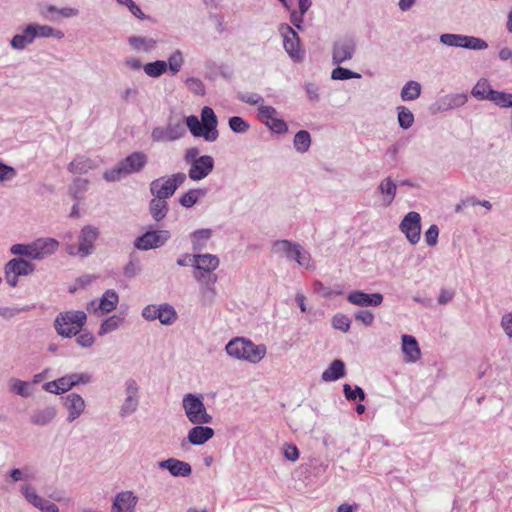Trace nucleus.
I'll return each instance as SVG.
<instances>
[{"mask_svg": "<svg viewBox=\"0 0 512 512\" xmlns=\"http://www.w3.org/2000/svg\"><path fill=\"white\" fill-rule=\"evenodd\" d=\"M185 134L182 124H168L166 127H155L151 132V139L154 142H170L181 138Z\"/></svg>", "mask_w": 512, "mask_h": 512, "instance_id": "obj_21", "label": "nucleus"}, {"mask_svg": "<svg viewBox=\"0 0 512 512\" xmlns=\"http://www.w3.org/2000/svg\"><path fill=\"white\" fill-rule=\"evenodd\" d=\"M402 352L405 355L407 363H415L421 357V351L418 342L414 336L402 335Z\"/></svg>", "mask_w": 512, "mask_h": 512, "instance_id": "obj_30", "label": "nucleus"}, {"mask_svg": "<svg viewBox=\"0 0 512 512\" xmlns=\"http://www.w3.org/2000/svg\"><path fill=\"white\" fill-rule=\"evenodd\" d=\"M212 236V230L209 228L198 229L191 233V243L194 252L200 253L205 247L207 241Z\"/></svg>", "mask_w": 512, "mask_h": 512, "instance_id": "obj_37", "label": "nucleus"}, {"mask_svg": "<svg viewBox=\"0 0 512 512\" xmlns=\"http://www.w3.org/2000/svg\"><path fill=\"white\" fill-rule=\"evenodd\" d=\"M119 302V296L113 289L106 290L101 296L97 307L94 308V314L110 313L116 309Z\"/></svg>", "mask_w": 512, "mask_h": 512, "instance_id": "obj_32", "label": "nucleus"}, {"mask_svg": "<svg viewBox=\"0 0 512 512\" xmlns=\"http://www.w3.org/2000/svg\"><path fill=\"white\" fill-rule=\"evenodd\" d=\"M34 26V33L35 38L41 37V38H49L53 37L56 39H62L64 37V33L61 30L55 29L48 25H37L33 24Z\"/></svg>", "mask_w": 512, "mask_h": 512, "instance_id": "obj_48", "label": "nucleus"}, {"mask_svg": "<svg viewBox=\"0 0 512 512\" xmlns=\"http://www.w3.org/2000/svg\"><path fill=\"white\" fill-rule=\"evenodd\" d=\"M377 192L381 195L382 206L389 207L397 194V185L395 181L388 176L379 183Z\"/></svg>", "mask_w": 512, "mask_h": 512, "instance_id": "obj_31", "label": "nucleus"}, {"mask_svg": "<svg viewBox=\"0 0 512 512\" xmlns=\"http://www.w3.org/2000/svg\"><path fill=\"white\" fill-rule=\"evenodd\" d=\"M186 125L194 137H203L205 139V135L209 134L204 130L202 122L195 115H190L186 118Z\"/></svg>", "mask_w": 512, "mask_h": 512, "instance_id": "obj_51", "label": "nucleus"}, {"mask_svg": "<svg viewBox=\"0 0 512 512\" xmlns=\"http://www.w3.org/2000/svg\"><path fill=\"white\" fill-rule=\"evenodd\" d=\"M57 415V410L54 406H46L44 408L36 409L30 416V422L33 425L45 426L51 423Z\"/></svg>", "mask_w": 512, "mask_h": 512, "instance_id": "obj_34", "label": "nucleus"}, {"mask_svg": "<svg viewBox=\"0 0 512 512\" xmlns=\"http://www.w3.org/2000/svg\"><path fill=\"white\" fill-rule=\"evenodd\" d=\"M141 315L147 321L159 320L161 324L167 326L172 325L178 318L175 308L168 303L147 305Z\"/></svg>", "mask_w": 512, "mask_h": 512, "instance_id": "obj_11", "label": "nucleus"}, {"mask_svg": "<svg viewBox=\"0 0 512 512\" xmlns=\"http://www.w3.org/2000/svg\"><path fill=\"white\" fill-rule=\"evenodd\" d=\"M294 149L299 153H305L311 146V135L306 130L298 131L293 139Z\"/></svg>", "mask_w": 512, "mask_h": 512, "instance_id": "obj_45", "label": "nucleus"}, {"mask_svg": "<svg viewBox=\"0 0 512 512\" xmlns=\"http://www.w3.org/2000/svg\"><path fill=\"white\" fill-rule=\"evenodd\" d=\"M467 95L464 93L448 94L441 97L435 104V110L444 112L451 109L462 107L467 102Z\"/></svg>", "mask_w": 512, "mask_h": 512, "instance_id": "obj_28", "label": "nucleus"}, {"mask_svg": "<svg viewBox=\"0 0 512 512\" xmlns=\"http://www.w3.org/2000/svg\"><path fill=\"white\" fill-rule=\"evenodd\" d=\"M490 101L501 108H511L512 94L494 90L490 92Z\"/></svg>", "mask_w": 512, "mask_h": 512, "instance_id": "obj_50", "label": "nucleus"}, {"mask_svg": "<svg viewBox=\"0 0 512 512\" xmlns=\"http://www.w3.org/2000/svg\"><path fill=\"white\" fill-rule=\"evenodd\" d=\"M193 277L200 285V294L202 302L212 304L217 296L215 284L218 280L214 272L194 271Z\"/></svg>", "mask_w": 512, "mask_h": 512, "instance_id": "obj_14", "label": "nucleus"}, {"mask_svg": "<svg viewBox=\"0 0 512 512\" xmlns=\"http://www.w3.org/2000/svg\"><path fill=\"white\" fill-rule=\"evenodd\" d=\"M272 252L290 261H296L299 266L309 268L311 255L300 244L290 240H276L272 244Z\"/></svg>", "mask_w": 512, "mask_h": 512, "instance_id": "obj_6", "label": "nucleus"}, {"mask_svg": "<svg viewBox=\"0 0 512 512\" xmlns=\"http://www.w3.org/2000/svg\"><path fill=\"white\" fill-rule=\"evenodd\" d=\"M279 32L283 37V47L294 63H301L304 60L305 52L301 47L298 33L288 24H280Z\"/></svg>", "mask_w": 512, "mask_h": 512, "instance_id": "obj_9", "label": "nucleus"}, {"mask_svg": "<svg viewBox=\"0 0 512 512\" xmlns=\"http://www.w3.org/2000/svg\"><path fill=\"white\" fill-rule=\"evenodd\" d=\"M160 469L168 470L173 477H189L192 474V467L188 462L168 458L158 462Z\"/></svg>", "mask_w": 512, "mask_h": 512, "instance_id": "obj_24", "label": "nucleus"}, {"mask_svg": "<svg viewBox=\"0 0 512 512\" xmlns=\"http://www.w3.org/2000/svg\"><path fill=\"white\" fill-rule=\"evenodd\" d=\"M182 407L187 419L194 425L210 424L213 420V417L207 412L201 394H185L182 399Z\"/></svg>", "mask_w": 512, "mask_h": 512, "instance_id": "obj_5", "label": "nucleus"}, {"mask_svg": "<svg viewBox=\"0 0 512 512\" xmlns=\"http://www.w3.org/2000/svg\"><path fill=\"white\" fill-rule=\"evenodd\" d=\"M201 122L204 126V130L209 134L205 135V140L208 142H214L219 136L217 130L218 120L212 108L205 106L201 110Z\"/></svg>", "mask_w": 512, "mask_h": 512, "instance_id": "obj_25", "label": "nucleus"}, {"mask_svg": "<svg viewBox=\"0 0 512 512\" xmlns=\"http://www.w3.org/2000/svg\"><path fill=\"white\" fill-rule=\"evenodd\" d=\"M187 175L177 172L170 177H160L150 183L149 190L154 198L166 200L174 195L175 191L186 181Z\"/></svg>", "mask_w": 512, "mask_h": 512, "instance_id": "obj_8", "label": "nucleus"}, {"mask_svg": "<svg viewBox=\"0 0 512 512\" xmlns=\"http://www.w3.org/2000/svg\"><path fill=\"white\" fill-rule=\"evenodd\" d=\"M305 92L309 101L318 102L320 100L319 87L315 83L307 82L304 85Z\"/></svg>", "mask_w": 512, "mask_h": 512, "instance_id": "obj_64", "label": "nucleus"}, {"mask_svg": "<svg viewBox=\"0 0 512 512\" xmlns=\"http://www.w3.org/2000/svg\"><path fill=\"white\" fill-rule=\"evenodd\" d=\"M17 175L14 167L0 161V183L11 181Z\"/></svg>", "mask_w": 512, "mask_h": 512, "instance_id": "obj_62", "label": "nucleus"}, {"mask_svg": "<svg viewBox=\"0 0 512 512\" xmlns=\"http://www.w3.org/2000/svg\"><path fill=\"white\" fill-rule=\"evenodd\" d=\"M123 322V318L118 315H112L105 320L102 321L98 335L104 336L108 333H111L119 328L121 323Z\"/></svg>", "mask_w": 512, "mask_h": 512, "instance_id": "obj_46", "label": "nucleus"}, {"mask_svg": "<svg viewBox=\"0 0 512 512\" xmlns=\"http://www.w3.org/2000/svg\"><path fill=\"white\" fill-rule=\"evenodd\" d=\"M188 259L193 261L194 271L214 272L220 264V260L213 254H192Z\"/></svg>", "mask_w": 512, "mask_h": 512, "instance_id": "obj_26", "label": "nucleus"}, {"mask_svg": "<svg viewBox=\"0 0 512 512\" xmlns=\"http://www.w3.org/2000/svg\"><path fill=\"white\" fill-rule=\"evenodd\" d=\"M20 492L24 499L33 507L39 509L41 512H59V508L56 504L42 498L36 491V489L30 485H22Z\"/></svg>", "mask_w": 512, "mask_h": 512, "instance_id": "obj_19", "label": "nucleus"}, {"mask_svg": "<svg viewBox=\"0 0 512 512\" xmlns=\"http://www.w3.org/2000/svg\"><path fill=\"white\" fill-rule=\"evenodd\" d=\"M185 85L195 95L203 96L205 94V85L199 78L189 77L185 80Z\"/></svg>", "mask_w": 512, "mask_h": 512, "instance_id": "obj_58", "label": "nucleus"}, {"mask_svg": "<svg viewBox=\"0 0 512 512\" xmlns=\"http://www.w3.org/2000/svg\"><path fill=\"white\" fill-rule=\"evenodd\" d=\"M148 157L143 152H133L124 159H122L117 165L106 170L103 173V178L107 182H117L122 178L139 173L147 164Z\"/></svg>", "mask_w": 512, "mask_h": 512, "instance_id": "obj_2", "label": "nucleus"}, {"mask_svg": "<svg viewBox=\"0 0 512 512\" xmlns=\"http://www.w3.org/2000/svg\"><path fill=\"white\" fill-rule=\"evenodd\" d=\"M343 392L346 399L349 401H354L357 398L359 399V401H364L366 397L364 390L359 386H355V388H352L349 384H344Z\"/></svg>", "mask_w": 512, "mask_h": 512, "instance_id": "obj_57", "label": "nucleus"}, {"mask_svg": "<svg viewBox=\"0 0 512 512\" xmlns=\"http://www.w3.org/2000/svg\"><path fill=\"white\" fill-rule=\"evenodd\" d=\"M143 70L149 77L158 78L167 71L166 61L156 60L143 66Z\"/></svg>", "mask_w": 512, "mask_h": 512, "instance_id": "obj_47", "label": "nucleus"}, {"mask_svg": "<svg viewBox=\"0 0 512 512\" xmlns=\"http://www.w3.org/2000/svg\"><path fill=\"white\" fill-rule=\"evenodd\" d=\"M206 194L207 190L203 188L190 189L179 199V203L185 208H191L200 198L205 197Z\"/></svg>", "mask_w": 512, "mask_h": 512, "instance_id": "obj_42", "label": "nucleus"}, {"mask_svg": "<svg viewBox=\"0 0 512 512\" xmlns=\"http://www.w3.org/2000/svg\"><path fill=\"white\" fill-rule=\"evenodd\" d=\"M95 167L92 159L86 156H78L68 165V170L75 174H84Z\"/></svg>", "mask_w": 512, "mask_h": 512, "instance_id": "obj_40", "label": "nucleus"}, {"mask_svg": "<svg viewBox=\"0 0 512 512\" xmlns=\"http://www.w3.org/2000/svg\"><path fill=\"white\" fill-rule=\"evenodd\" d=\"M35 265L18 257L9 260L4 267L5 280L11 287H16L19 276H27L34 272Z\"/></svg>", "mask_w": 512, "mask_h": 512, "instance_id": "obj_12", "label": "nucleus"}, {"mask_svg": "<svg viewBox=\"0 0 512 512\" xmlns=\"http://www.w3.org/2000/svg\"><path fill=\"white\" fill-rule=\"evenodd\" d=\"M125 399L120 407L119 415L125 418L134 414L139 407V385L135 379L129 378L125 381Z\"/></svg>", "mask_w": 512, "mask_h": 512, "instance_id": "obj_16", "label": "nucleus"}, {"mask_svg": "<svg viewBox=\"0 0 512 512\" xmlns=\"http://www.w3.org/2000/svg\"><path fill=\"white\" fill-rule=\"evenodd\" d=\"M225 350L229 356L253 364L259 363L267 352L264 344H255L250 339L244 337H236L230 340Z\"/></svg>", "mask_w": 512, "mask_h": 512, "instance_id": "obj_1", "label": "nucleus"}, {"mask_svg": "<svg viewBox=\"0 0 512 512\" xmlns=\"http://www.w3.org/2000/svg\"><path fill=\"white\" fill-rule=\"evenodd\" d=\"M397 111H398L397 119H398L399 126L404 130L411 128L412 125L414 124L413 113L405 106L397 107Z\"/></svg>", "mask_w": 512, "mask_h": 512, "instance_id": "obj_53", "label": "nucleus"}, {"mask_svg": "<svg viewBox=\"0 0 512 512\" xmlns=\"http://www.w3.org/2000/svg\"><path fill=\"white\" fill-rule=\"evenodd\" d=\"M64 407L68 411L67 421L69 423L78 419L84 412L86 404L81 395L77 393H70L62 398Z\"/></svg>", "mask_w": 512, "mask_h": 512, "instance_id": "obj_23", "label": "nucleus"}, {"mask_svg": "<svg viewBox=\"0 0 512 512\" xmlns=\"http://www.w3.org/2000/svg\"><path fill=\"white\" fill-rule=\"evenodd\" d=\"M356 51V42L353 38L345 37L334 42L332 47V63L340 65L351 60Z\"/></svg>", "mask_w": 512, "mask_h": 512, "instance_id": "obj_18", "label": "nucleus"}, {"mask_svg": "<svg viewBox=\"0 0 512 512\" xmlns=\"http://www.w3.org/2000/svg\"><path fill=\"white\" fill-rule=\"evenodd\" d=\"M351 320L344 314L338 313L332 318L333 328L342 332H348L350 329Z\"/></svg>", "mask_w": 512, "mask_h": 512, "instance_id": "obj_59", "label": "nucleus"}, {"mask_svg": "<svg viewBox=\"0 0 512 512\" xmlns=\"http://www.w3.org/2000/svg\"><path fill=\"white\" fill-rule=\"evenodd\" d=\"M345 375V364L342 360L332 361L329 367L322 373V380L325 382L336 381Z\"/></svg>", "mask_w": 512, "mask_h": 512, "instance_id": "obj_36", "label": "nucleus"}, {"mask_svg": "<svg viewBox=\"0 0 512 512\" xmlns=\"http://www.w3.org/2000/svg\"><path fill=\"white\" fill-rule=\"evenodd\" d=\"M421 85L417 81L410 80L403 86L400 96L403 101H413L419 98Z\"/></svg>", "mask_w": 512, "mask_h": 512, "instance_id": "obj_44", "label": "nucleus"}, {"mask_svg": "<svg viewBox=\"0 0 512 512\" xmlns=\"http://www.w3.org/2000/svg\"><path fill=\"white\" fill-rule=\"evenodd\" d=\"M138 498L131 491L120 492L116 495L112 512H135Z\"/></svg>", "mask_w": 512, "mask_h": 512, "instance_id": "obj_27", "label": "nucleus"}, {"mask_svg": "<svg viewBox=\"0 0 512 512\" xmlns=\"http://www.w3.org/2000/svg\"><path fill=\"white\" fill-rule=\"evenodd\" d=\"M237 98L239 101L248 105L257 106V108L264 105V98L255 92H240L238 93Z\"/></svg>", "mask_w": 512, "mask_h": 512, "instance_id": "obj_54", "label": "nucleus"}, {"mask_svg": "<svg viewBox=\"0 0 512 512\" xmlns=\"http://www.w3.org/2000/svg\"><path fill=\"white\" fill-rule=\"evenodd\" d=\"M331 78L333 80H348L352 78H361V74L350 69L340 67L339 65L332 70Z\"/></svg>", "mask_w": 512, "mask_h": 512, "instance_id": "obj_55", "label": "nucleus"}, {"mask_svg": "<svg viewBox=\"0 0 512 512\" xmlns=\"http://www.w3.org/2000/svg\"><path fill=\"white\" fill-rule=\"evenodd\" d=\"M59 247L53 238H40L30 244H14L10 252L14 255L25 256L31 260H42L54 254Z\"/></svg>", "mask_w": 512, "mask_h": 512, "instance_id": "obj_3", "label": "nucleus"}, {"mask_svg": "<svg viewBox=\"0 0 512 512\" xmlns=\"http://www.w3.org/2000/svg\"><path fill=\"white\" fill-rule=\"evenodd\" d=\"M185 63L183 53L180 49H175L168 57L166 61L167 70L171 75H176L180 72Z\"/></svg>", "mask_w": 512, "mask_h": 512, "instance_id": "obj_43", "label": "nucleus"}, {"mask_svg": "<svg viewBox=\"0 0 512 512\" xmlns=\"http://www.w3.org/2000/svg\"><path fill=\"white\" fill-rule=\"evenodd\" d=\"M100 235L99 228L92 225H85L79 233V244L74 243L66 246V251L71 256L85 258L90 256L95 250V242Z\"/></svg>", "mask_w": 512, "mask_h": 512, "instance_id": "obj_7", "label": "nucleus"}, {"mask_svg": "<svg viewBox=\"0 0 512 512\" xmlns=\"http://www.w3.org/2000/svg\"><path fill=\"white\" fill-rule=\"evenodd\" d=\"M171 237L168 230H150L137 237L134 241L136 249L147 251L162 247Z\"/></svg>", "mask_w": 512, "mask_h": 512, "instance_id": "obj_15", "label": "nucleus"}, {"mask_svg": "<svg viewBox=\"0 0 512 512\" xmlns=\"http://www.w3.org/2000/svg\"><path fill=\"white\" fill-rule=\"evenodd\" d=\"M87 321V315L82 310H70L59 313L54 321L57 333L66 338L76 336Z\"/></svg>", "mask_w": 512, "mask_h": 512, "instance_id": "obj_4", "label": "nucleus"}, {"mask_svg": "<svg viewBox=\"0 0 512 512\" xmlns=\"http://www.w3.org/2000/svg\"><path fill=\"white\" fill-rule=\"evenodd\" d=\"M169 206L166 200L152 198L149 202V212L151 217L156 221H162L168 214Z\"/></svg>", "mask_w": 512, "mask_h": 512, "instance_id": "obj_39", "label": "nucleus"}, {"mask_svg": "<svg viewBox=\"0 0 512 512\" xmlns=\"http://www.w3.org/2000/svg\"><path fill=\"white\" fill-rule=\"evenodd\" d=\"M88 185L89 181L87 179L76 178L69 187V193L75 201L79 202L83 198Z\"/></svg>", "mask_w": 512, "mask_h": 512, "instance_id": "obj_49", "label": "nucleus"}, {"mask_svg": "<svg viewBox=\"0 0 512 512\" xmlns=\"http://www.w3.org/2000/svg\"><path fill=\"white\" fill-rule=\"evenodd\" d=\"M78 13L79 11L76 8H57L56 6L53 5H48L41 11L42 16L52 22H56L60 18H70L77 16Z\"/></svg>", "mask_w": 512, "mask_h": 512, "instance_id": "obj_33", "label": "nucleus"}, {"mask_svg": "<svg viewBox=\"0 0 512 512\" xmlns=\"http://www.w3.org/2000/svg\"><path fill=\"white\" fill-rule=\"evenodd\" d=\"M441 44L449 47L465 48L471 50H485L488 43L478 37L462 34L444 33L439 37Z\"/></svg>", "mask_w": 512, "mask_h": 512, "instance_id": "obj_10", "label": "nucleus"}, {"mask_svg": "<svg viewBox=\"0 0 512 512\" xmlns=\"http://www.w3.org/2000/svg\"><path fill=\"white\" fill-rule=\"evenodd\" d=\"M257 119L276 134L288 132L287 123L279 117V112L273 106L261 105L258 107Z\"/></svg>", "mask_w": 512, "mask_h": 512, "instance_id": "obj_13", "label": "nucleus"}, {"mask_svg": "<svg viewBox=\"0 0 512 512\" xmlns=\"http://www.w3.org/2000/svg\"><path fill=\"white\" fill-rule=\"evenodd\" d=\"M228 125L234 133L240 134L246 133L250 128V124L240 116L229 118Z\"/></svg>", "mask_w": 512, "mask_h": 512, "instance_id": "obj_56", "label": "nucleus"}, {"mask_svg": "<svg viewBox=\"0 0 512 512\" xmlns=\"http://www.w3.org/2000/svg\"><path fill=\"white\" fill-rule=\"evenodd\" d=\"M439 236V228L437 225H431L427 231L425 232V241L426 244L430 247H433L437 244Z\"/></svg>", "mask_w": 512, "mask_h": 512, "instance_id": "obj_63", "label": "nucleus"}, {"mask_svg": "<svg viewBox=\"0 0 512 512\" xmlns=\"http://www.w3.org/2000/svg\"><path fill=\"white\" fill-rule=\"evenodd\" d=\"M33 30V24H29L25 27L22 33L14 35L10 41L12 48L16 50H23L26 46L31 44L35 39V33Z\"/></svg>", "mask_w": 512, "mask_h": 512, "instance_id": "obj_35", "label": "nucleus"}, {"mask_svg": "<svg viewBox=\"0 0 512 512\" xmlns=\"http://www.w3.org/2000/svg\"><path fill=\"white\" fill-rule=\"evenodd\" d=\"M383 299L384 297L381 293L368 294L360 290L352 291L347 295L349 303L361 307L379 306L382 304Z\"/></svg>", "mask_w": 512, "mask_h": 512, "instance_id": "obj_22", "label": "nucleus"}, {"mask_svg": "<svg viewBox=\"0 0 512 512\" xmlns=\"http://www.w3.org/2000/svg\"><path fill=\"white\" fill-rule=\"evenodd\" d=\"M199 424L192 427L187 434V440L192 445H203L209 441L215 434L213 428Z\"/></svg>", "mask_w": 512, "mask_h": 512, "instance_id": "obj_29", "label": "nucleus"}, {"mask_svg": "<svg viewBox=\"0 0 512 512\" xmlns=\"http://www.w3.org/2000/svg\"><path fill=\"white\" fill-rule=\"evenodd\" d=\"M128 43L138 52H151L156 47V40L150 37H142V36H131L128 38Z\"/></svg>", "mask_w": 512, "mask_h": 512, "instance_id": "obj_38", "label": "nucleus"}, {"mask_svg": "<svg viewBox=\"0 0 512 512\" xmlns=\"http://www.w3.org/2000/svg\"><path fill=\"white\" fill-rule=\"evenodd\" d=\"M66 376L71 388L78 384H88L91 382V376L86 373H71Z\"/></svg>", "mask_w": 512, "mask_h": 512, "instance_id": "obj_61", "label": "nucleus"}, {"mask_svg": "<svg viewBox=\"0 0 512 512\" xmlns=\"http://www.w3.org/2000/svg\"><path fill=\"white\" fill-rule=\"evenodd\" d=\"M215 161L210 155H201L198 160L189 165L188 177L192 181H201L214 169Z\"/></svg>", "mask_w": 512, "mask_h": 512, "instance_id": "obj_20", "label": "nucleus"}, {"mask_svg": "<svg viewBox=\"0 0 512 512\" xmlns=\"http://www.w3.org/2000/svg\"><path fill=\"white\" fill-rule=\"evenodd\" d=\"M399 229L405 234L407 240L415 245L420 240L421 235V217L418 212L411 211L402 219Z\"/></svg>", "mask_w": 512, "mask_h": 512, "instance_id": "obj_17", "label": "nucleus"}, {"mask_svg": "<svg viewBox=\"0 0 512 512\" xmlns=\"http://www.w3.org/2000/svg\"><path fill=\"white\" fill-rule=\"evenodd\" d=\"M76 342L79 346H81L83 348H89L94 344L95 337L91 332L82 329L76 335Z\"/></svg>", "mask_w": 512, "mask_h": 512, "instance_id": "obj_60", "label": "nucleus"}, {"mask_svg": "<svg viewBox=\"0 0 512 512\" xmlns=\"http://www.w3.org/2000/svg\"><path fill=\"white\" fill-rule=\"evenodd\" d=\"M10 392L27 398L32 395V383L22 381L17 378H11L8 382Z\"/></svg>", "mask_w": 512, "mask_h": 512, "instance_id": "obj_41", "label": "nucleus"}, {"mask_svg": "<svg viewBox=\"0 0 512 512\" xmlns=\"http://www.w3.org/2000/svg\"><path fill=\"white\" fill-rule=\"evenodd\" d=\"M494 91L491 89L489 82L486 79L479 80L473 87L471 94L480 100H490V92Z\"/></svg>", "mask_w": 512, "mask_h": 512, "instance_id": "obj_52", "label": "nucleus"}]
</instances>
